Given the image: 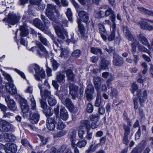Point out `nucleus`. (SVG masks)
Segmentation results:
<instances>
[{
    "label": "nucleus",
    "mask_w": 153,
    "mask_h": 153,
    "mask_svg": "<svg viewBox=\"0 0 153 153\" xmlns=\"http://www.w3.org/2000/svg\"><path fill=\"white\" fill-rule=\"evenodd\" d=\"M140 26L141 28L144 29H147L149 30H153V26L150 25H146L143 23H141L140 24Z\"/></svg>",
    "instance_id": "50"
},
{
    "label": "nucleus",
    "mask_w": 153,
    "mask_h": 153,
    "mask_svg": "<svg viewBox=\"0 0 153 153\" xmlns=\"http://www.w3.org/2000/svg\"><path fill=\"white\" fill-rule=\"evenodd\" d=\"M96 17L97 18H100L103 16V12L101 11L96 12Z\"/></svg>",
    "instance_id": "63"
},
{
    "label": "nucleus",
    "mask_w": 153,
    "mask_h": 153,
    "mask_svg": "<svg viewBox=\"0 0 153 153\" xmlns=\"http://www.w3.org/2000/svg\"><path fill=\"white\" fill-rule=\"evenodd\" d=\"M80 51L77 49L74 51L72 53V56L73 57H78L80 55Z\"/></svg>",
    "instance_id": "57"
},
{
    "label": "nucleus",
    "mask_w": 153,
    "mask_h": 153,
    "mask_svg": "<svg viewBox=\"0 0 153 153\" xmlns=\"http://www.w3.org/2000/svg\"><path fill=\"white\" fill-rule=\"evenodd\" d=\"M65 76L64 74L60 73L57 75L56 76L57 81L60 84H62L65 82Z\"/></svg>",
    "instance_id": "32"
},
{
    "label": "nucleus",
    "mask_w": 153,
    "mask_h": 153,
    "mask_svg": "<svg viewBox=\"0 0 153 153\" xmlns=\"http://www.w3.org/2000/svg\"><path fill=\"white\" fill-rule=\"evenodd\" d=\"M101 59V62L100 65V70L105 69L107 68L109 64V62L102 57Z\"/></svg>",
    "instance_id": "25"
},
{
    "label": "nucleus",
    "mask_w": 153,
    "mask_h": 153,
    "mask_svg": "<svg viewBox=\"0 0 153 153\" xmlns=\"http://www.w3.org/2000/svg\"><path fill=\"white\" fill-rule=\"evenodd\" d=\"M76 134V131L74 129H71L69 131V136L72 147H74L75 146Z\"/></svg>",
    "instance_id": "16"
},
{
    "label": "nucleus",
    "mask_w": 153,
    "mask_h": 153,
    "mask_svg": "<svg viewBox=\"0 0 153 153\" xmlns=\"http://www.w3.org/2000/svg\"><path fill=\"white\" fill-rule=\"evenodd\" d=\"M40 102L42 108L44 109L46 108H48V106H47V104L45 100H40Z\"/></svg>",
    "instance_id": "60"
},
{
    "label": "nucleus",
    "mask_w": 153,
    "mask_h": 153,
    "mask_svg": "<svg viewBox=\"0 0 153 153\" xmlns=\"http://www.w3.org/2000/svg\"><path fill=\"white\" fill-rule=\"evenodd\" d=\"M82 127V126H79L78 130V134L79 138L82 139L83 138V135L85 133V131L81 128Z\"/></svg>",
    "instance_id": "46"
},
{
    "label": "nucleus",
    "mask_w": 153,
    "mask_h": 153,
    "mask_svg": "<svg viewBox=\"0 0 153 153\" xmlns=\"http://www.w3.org/2000/svg\"><path fill=\"white\" fill-rule=\"evenodd\" d=\"M81 125L80 126H82L81 128L84 129L85 127L87 132H89L90 129V123L88 120H82L81 122Z\"/></svg>",
    "instance_id": "24"
},
{
    "label": "nucleus",
    "mask_w": 153,
    "mask_h": 153,
    "mask_svg": "<svg viewBox=\"0 0 153 153\" xmlns=\"http://www.w3.org/2000/svg\"><path fill=\"white\" fill-rule=\"evenodd\" d=\"M39 116L37 112L31 113L30 114V119L31 123L33 124H35L38 122L39 120Z\"/></svg>",
    "instance_id": "21"
},
{
    "label": "nucleus",
    "mask_w": 153,
    "mask_h": 153,
    "mask_svg": "<svg viewBox=\"0 0 153 153\" xmlns=\"http://www.w3.org/2000/svg\"><path fill=\"white\" fill-rule=\"evenodd\" d=\"M78 15L80 19L83 22H87L88 20V15L86 12L81 11L79 13Z\"/></svg>",
    "instance_id": "20"
},
{
    "label": "nucleus",
    "mask_w": 153,
    "mask_h": 153,
    "mask_svg": "<svg viewBox=\"0 0 153 153\" xmlns=\"http://www.w3.org/2000/svg\"><path fill=\"white\" fill-rule=\"evenodd\" d=\"M55 94L57 95L61 100L62 102H64V100L66 99V98L68 97V94L65 93H61L59 91H56L55 93Z\"/></svg>",
    "instance_id": "26"
},
{
    "label": "nucleus",
    "mask_w": 153,
    "mask_h": 153,
    "mask_svg": "<svg viewBox=\"0 0 153 153\" xmlns=\"http://www.w3.org/2000/svg\"><path fill=\"white\" fill-rule=\"evenodd\" d=\"M133 42L131 43V51L132 52L133 54H135L136 51V44L135 43L136 40L134 39V41H133Z\"/></svg>",
    "instance_id": "54"
},
{
    "label": "nucleus",
    "mask_w": 153,
    "mask_h": 153,
    "mask_svg": "<svg viewBox=\"0 0 153 153\" xmlns=\"http://www.w3.org/2000/svg\"><path fill=\"white\" fill-rule=\"evenodd\" d=\"M146 144V141L143 140L138 145V147H136V148H138L139 150L141 151L145 146Z\"/></svg>",
    "instance_id": "49"
},
{
    "label": "nucleus",
    "mask_w": 153,
    "mask_h": 153,
    "mask_svg": "<svg viewBox=\"0 0 153 153\" xmlns=\"http://www.w3.org/2000/svg\"><path fill=\"white\" fill-rule=\"evenodd\" d=\"M5 101L6 102L8 107L12 111H14L16 108L15 103L13 100L10 99L9 95L5 97Z\"/></svg>",
    "instance_id": "9"
},
{
    "label": "nucleus",
    "mask_w": 153,
    "mask_h": 153,
    "mask_svg": "<svg viewBox=\"0 0 153 153\" xmlns=\"http://www.w3.org/2000/svg\"><path fill=\"white\" fill-rule=\"evenodd\" d=\"M61 54L60 56L61 58L65 59L69 55L68 51L67 49L61 48Z\"/></svg>",
    "instance_id": "35"
},
{
    "label": "nucleus",
    "mask_w": 153,
    "mask_h": 153,
    "mask_svg": "<svg viewBox=\"0 0 153 153\" xmlns=\"http://www.w3.org/2000/svg\"><path fill=\"white\" fill-rule=\"evenodd\" d=\"M33 67L35 72L37 74L35 75H38L39 77H40L39 76H40L41 78L44 79L45 74L43 69L42 68L40 67L38 65L36 64H34L33 65Z\"/></svg>",
    "instance_id": "11"
},
{
    "label": "nucleus",
    "mask_w": 153,
    "mask_h": 153,
    "mask_svg": "<svg viewBox=\"0 0 153 153\" xmlns=\"http://www.w3.org/2000/svg\"><path fill=\"white\" fill-rule=\"evenodd\" d=\"M66 15L69 20L72 22V13L71 10L70 9L68 8L67 9L66 12Z\"/></svg>",
    "instance_id": "52"
},
{
    "label": "nucleus",
    "mask_w": 153,
    "mask_h": 153,
    "mask_svg": "<svg viewBox=\"0 0 153 153\" xmlns=\"http://www.w3.org/2000/svg\"><path fill=\"white\" fill-rule=\"evenodd\" d=\"M94 91V89L93 85L90 84L88 85L85 91L86 97L88 100L91 98L92 95Z\"/></svg>",
    "instance_id": "19"
},
{
    "label": "nucleus",
    "mask_w": 153,
    "mask_h": 153,
    "mask_svg": "<svg viewBox=\"0 0 153 153\" xmlns=\"http://www.w3.org/2000/svg\"><path fill=\"white\" fill-rule=\"evenodd\" d=\"M95 105L97 107L102 105V101L101 99L100 92H97V97L95 102Z\"/></svg>",
    "instance_id": "29"
},
{
    "label": "nucleus",
    "mask_w": 153,
    "mask_h": 153,
    "mask_svg": "<svg viewBox=\"0 0 153 153\" xmlns=\"http://www.w3.org/2000/svg\"><path fill=\"white\" fill-rule=\"evenodd\" d=\"M111 33L110 36L108 38V41H111L113 40L115 38V33L116 30V28L113 29V28H110Z\"/></svg>",
    "instance_id": "36"
},
{
    "label": "nucleus",
    "mask_w": 153,
    "mask_h": 153,
    "mask_svg": "<svg viewBox=\"0 0 153 153\" xmlns=\"http://www.w3.org/2000/svg\"><path fill=\"white\" fill-rule=\"evenodd\" d=\"M87 141L85 140H82L79 141L76 145L77 146L80 148L84 147L87 144Z\"/></svg>",
    "instance_id": "43"
},
{
    "label": "nucleus",
    "mask_w": 153,
    "mask_h": 153,
    "mask_svg": "<svg viewBox=\"0 0 153 153\" xmlns=\"http://www.w3.org/2000/svg\"><path fill=\"white\" fill-rule=\"evenodd\" d=\"M28 99L31 103V108L33 110H35L36 109V102L33 95H31L28 98Z\"/></svg>",
    "instance_id": "30"
},
{
    "label": "nucleus",
    "mask_w": 153,
    "mask_h": 153,
    "mask_svg": "<svg viewBox=\"0 0 153 153\" xmlns=\"http://www.w3.org/2000/svg\"><path fill=\"white\" fill-rule=\"evenodd\" d=\"M20 104L22 112L25 113L27 112L29 107L27 101L24 99H21L20 101Z\"/></svg>",
    "instance_id": "14"
},
{
    "label": "nucleus",
    "mask_w": 153,
    "mask_h": 153,
    "mask_svg": "<svg viewBox=\"0 0 153 153\" xmlns=\"http://www.w3.org/2000/svg\"><path fill=\"white\" fill-rule=\"evenodd\" d=\"M118 94V92L117 90L112 88L111 89V95L113 97H115Z\"/></svg>",
    "instance_id": "62"
},
{
    "label": "nucleus",
    "mask_w": 153,
    "mask_h": 153,
    "mask_svg": "<svg viewBox=\"0 0 153 153\" xmlns=\"http://www.w3.org/2000/svg\"><path fill=\"white\" fill-rule=\"evenodd\" d=\"M99 146V144H92L90 148L86 151V153H89L94 152Z\"/></svg>",
    "instance_id": "33"
},
{
    "label": "nucleus",
    "mask_w": 153,
    "mask_h": 153,
    "mask_svg": "<svg viewBox=\"0 0 153 153\" xmlns=\"http://www.w3.org/2000/svg\"><path fill=\"white\" fill-rule=\"evenodd\" d=\"M114 13V11L110 8H108L105 12V14L106 16H108L111 15H112Z\"/></svg>",
    "instance_id": "56"
},
{
    "label": "nucleus",
    "mask_w": 153,
    "mask_h": 153,
    "mask_svg": "<svg viewBox=\"0 0 153 153\" xmlns=\"http://www.w3.org/2000/svg\"><path fill=\"white\" fill-rule=\"evenodd\" d=\"M4 137L7 142L12 141L15 139V136L11 134L5 133L4 135Z\"/></svg>",
    "instance_id": "28"
},
{
    "label": "nucleus",
    "mask_w": 153,
    "mask_h": 153,
    "mask_svg": "<svg viewBox=\"0 0 153 153\" xmlns=\"http://www.w3.org/2000/svg\"><path fill=\"white\" fill-rule=\"evenodd\" d=\"M4 150L6 153H15L17 151V147L15 144L5 145Z\"/></svg>",
    "instance_id": "12"
},
{
    "label": "nucleus",
    "mask_w": 153,
    "mask_h": 153,
    "mask_svg": "<svg viewBox=\"0 0 153 153\" xmlns=\"http://www.w3.org/2000/svg\"><path fill=\"white\" fill-rule=\"evenodd\" d=\"M40 92V95L41 97L42 98H46L47 97L48 99L53 96L51 94V93L50 91L47 90H45L43 91H41Z\"/></svg>",
    "instance_id": "27"
},
{
    "label": "nucleus",
    "mask_w": 153,
    "mask_h": 153,
    "mask_svg": "<svg viewBox=\"0 0 153 153\" xmlns=\"http://www.w3.org/2000/svg\"><path fill=\"white\" fill-rule=\"evenodd\" d=\"M68 112L65 108L62 107L60 109V117L63 120H66L68 118Z\"/></svg>",
    "instance_id": "23"
},
{
    "label": "nucleus",
    "mask_w": 153,
    "mask_h": 153,
    "mask_svg": "<svg viewBox=\"0 0 153 153\" xmlns=\"http://www.w3.org/2000/svg\"><path fill=\"white\" fill-rule=\"evenodd\" d=\"M114 77L112 74H110V77L108 78L106 81V83L107 85H109L111 84V82L114 79Z\"/></svg>",
    "instance_id": "59"
},
{
    "label": "nucleus",
    "mask_w": 153,
    "mask_h": 153,
    "mask_svg": "<svg viewBox=\"0 0 153 153\" xmlns=\"http://www.w3.org/2000/svg\"><path fill=\"white\" fill-rule=\"evenodd\" d=\"M46 67L47 68L46 71L47 76H51L52 75L51 74V70L50 68L48 67L47 63L46 64Z\"/></svg>",
    "instance_id": "61"
},
{
    "label": "nucleus",
    "mask_w": 153,
    "mask_h": 153,
    "mask_svg": "<svg viewBox=\"0 0 153 153\" xmlns=\"http://www.w3.org/2000/svg\"><path fill=\"white\" fill-rule=\"evenodd\" d=\"M55 121L53 118L49 117L47 119L46 126L48 129L52 131L55 127Z\"/></svg>",
    "instance_id": "18"
},
{
    "label": "nucleus",
    "mask_w": 153,
    "mask_h": 153,
    "mask_svg": "<svg viewBox=\"0 0 153 153\" xmlns=\"http://www.w3.org/2000/svg\"><path fill=\"white\" fill-rule=\"evenodd\" d=\"M1 71L5 79L9 82L6 83L5 87L6 90L11 95H14L17 93V90L13 84V81L10 74L1 70Z\"/></svg>",
    "instance_id": "1"
},
{
    "label": "nucleus",
    "mask_w": 153,
    "mask_h": 153,
    "mask_svg": "<svg viewBox=\"0 0 153 153\" xmlns=\"http://www.w3.org/2000/svg\"><path fill=\"white\" fill-rule=\"evenodd\" d=\"M138 89V87L137 85L134 83L132 84L131 88L130 89L131 91V93L134 94V92L137 91Z\"/></svg>",
    "instance_id": "55"
},
{
    "label": "nucleus",
    "mask_w": 153,
    "mask_h": 153,
    "mask_svg": "<svg viewBox=\"0 0 153 153\" xmlns=\"http://www.w3.org/2000/svg\"><path fill=\"white\" fill-rule=\"evenodd\" d=\"M20 30L21 31L20 35L22 36H25L28 34V30L25 26H20Z\"/></svg>",
    "instance_id": "37"
},
{
    "label": "nucleus",
    "mask_w": 153,
    "mask_h": 153,
    "mask_svg": "<svg viewBox=\"0 0 153 153\" xmlns=\"http://www.w3.org/2000/svg\"><path fill=\"white\" fill-rule=\"evenodd\" d=\"M87 111L89 113H91L93 111V107L91 103H89L88 104Z\"/></svg>",
    "instance_id": "58"
},
{
    "label": "nucleus",
    "mask_w": 153,
    "mask_h": 153,
    "mask_svg": "<svg viewBox=\"0 0 153 153\" xmlns=\"http://www.w3.org/2000/svg\"><path fill=\"white\" fill-rule=\"evenodd\" d=\"M66 74L68 79L72 80L73 79V75L71 70H68L66 71Z\"/></svg>",
    "instance_id": "48"
},
{
    "label": "nucleus",
    "mask_w": 153,
    "mask_h": 153,
    "mask_svg": "<svg viewBox=\"0 0 153 153\" xmlns=\"http://www.w3.org/2000/svg\"><path fill=\"white\" fill-rule=\"evenodd\" d=\"M77 23H78V28L79 30V32L81 34H83L85 31L84 27L81 24L80 21L79 19H78Z\"/></svg>",
    "instance_id": "47"
},
{
    "label": "nucleus",
    "mask_w": 153,
    "mask_h": 153,
    "mask_svg": "<svg viewBox=\"0 0 153 153\" xmlns=\"http://www.w3.org/2000/svg\"><path fill=\"white\" fill-rule=\"evenodd\" d=\"M91 53L95 54H98L99 53L100 54H102L101 49L97 47L91 48Z\"/></svg>",
    "instance_id": "38"
},
{
    "label": "nucleus",
    "mask_w": 153,
    "mask_h": 153,
    "mask_svg": "<svg viewBox=\"0 0 153 153\" xmlns=\"http://www.w3.org/2000/svg\"><path fill=\"white\" fill-rule=\"evenodd\" d=\"M38 35H39V40L45 46H49L50 44L47 40L46 39L42 36V35L38 33Z\"/></svg>",
    "instance_id": "41"
},
{
    "label": "nucleus",
    "mask_w": 153,
    "mask_h": 153,
    "mask_svg": "<svg viewBox=\"0 0 153 153\" xmlns=\"http://www.w3.org/2000/svg\"><path fill=\"white\" fill-rule=\"evenodd\" d=\"M57 124V128L59 130H62L65 126L64 123L59 118L58 119Z\"/></svg>",
    "instance_id": "42"
},
{
    "label": "nucleus",
    "mask_w": 153,
    "mask_h": 153,
    "mask_svg": "<svg viewBox=\"0 0 153 153\" xmlns=\"http://www.w3.org/2000/svg\"><path fill=\"white\" fill-rule=\"evenodd\" d=\"M20 19V17L15 14L10 13L8 14L7 18H4L3 21L5 23L13 25L16 24Z\"/></svg>",
    "instance_id": "5"
},
{
    "label": "nucleus",
    "mask_w": 153,
    "mask_h": 153,
    "mask_svg": "<svg viewBox=\"0 0 153 153\" xmlns=\"http://www.w3.org/2000/svg\"><path fill=\"white\" fill-rule=\"evenodd\" d=\"M138 48L140 51L146 53L151 56V53L149 51V50L140 44H138Z\"/></svg>",
    "instance_id": "39"
},
{
    "label": "nucleus",
    "mask_w": 153,
    "mask_h": 153,
    "mask_svg": "<svg viewBox=\"0 0 153 153\" xmlns=\"http://www.w3.org/2000/svg\"><path fill=\"white\" fill-rule=\"evenodd\" d=\"M41 18L44 23L45 26L43 25L41 21L38 19H35L33 21V23L36 27L41 30L43 31L46 29V28H47L50 25V23L49 21L47 19H46L45 16L44 15H41Z\"/></svg>",
    "instance_id": "3"
},
{
    "label": "nucleus",
    "mask_w": 153,
    "mask_h": 153,
    "mask_svg": "<svg viewBox=\"0 0 153 153\" xmlns=\"http://www.w3.org/2000/svg\"><path fill=\"white\" fill-rule=\"evenodd\" d=\"M90 120L92 121L97 120L98 118V115L97 114H92L90 117Z\"/></svg>",
    "instance_id": "64"
},
{
    "label": "nucleus",
    "mask_w": 153,
    "mask_h": 153,
    "mask_svg": "<svg viewBox=\"0 0 153 153\" xmlns=\"http://www.w3.org/2000/svg\"><path fill=\"white\" fill-rule=\"evenodd\" d=\"M37 45L38 46L39 48L40 49V51L42 53H41L39 51H38L37 52V54L40 56H42L43 55L47 56L48 55V51L46 50L45 47L42 45V44L39 43H37Z\"/></svg>",
    "instance_id": "22"
},
{
    "label": "nucleus",
    "mask_w": 153,
    "mask_h": 153,
    "mask_svg": "<svg viewBox=\"0 0 153 153\" xmlns=\"http://www.w3.org/2000/svg\"><path fill=\"white\" fill-rule=\"evenodd\" d=\"M113 64L115 66L121 67L123 65L124 61L123 58L117 53H114L113 56Z\"/></svg>",
    "instance_id": "8"
},
{
    "label": "nucleus",
    "mask_w": 153,
    "mask_h": 153,
    "mask_svg": "<svg viewBox=\"0 0 153 153\" xmlns=\"http://www.w3.org/2000/svg\"><path fill=\"white\" fill-rule=\"evenodd\" d=\"M128 125H126L124 124L123 126V128L125 130V132L124 135H128L130 132V128L129 126H131V124L130 125L128 124Z\"/></svg>",
    "instance_id": "45"
},
{
    "label": "nucleus",
    "mask_w": 153,
    "mask_h": 153,
    "mask_svg": "<svg viewBox=\"0 0 153 153\" xmlns=\"http://www.w3.org/2000/svg\"><path fill=\"white\" fill-rule=\"evenodd\" d=\"M59 131H58V133L57 134L54 135V137L57 138L61 137L65 135L66 133V132L65 131L62 130H59Z\"/></svg>",
    "instance_id": "44"
},
{
    "label": "nucleus",
    "mask_w": 153,
    "mask_h": 153,
    "mask_svg": "<svg viewBox=\"0 0 153 153\" xmlns=\"http://www.w3.org/2000/svg\"><path fill=\"white\" fill-rule=\"evenodd\" d=\"M70 93L72 96V98L75 99L77 96L78 88L77 86L72 84H70L69 86Z\"/></svg>",
    "instance_id": "17"
},
{
    "label": "nucleus",
    "mask_w": 153,
    "mask_h": 153,
    "mask_svg": "<svg viewBox=\"0 0 153 153\" xmlns=\"http://www.w3.org/2000/svg\"><path fill=\"white\" fill-rule=\"evenodd\" d=\"M64 102H62V103L67 107L71 108L74 107V106L71 100L68 97L66 98V99L64 100Z\"/></svg>",
    "instance_id": "34"
},
{
    "label": "nucleus",
    "mask_w": 153,
    "mask_h": 153,
    "mask_svg": "<svg viewBox=\"0 0 153 153\" xmlns=\"http://www.w3.org/2000/svg\"><path fill=\"white\" fill-rule=\"evenodd\" d=\"M54 27L58 38L68 42H72L73 43H75L76 41L74 39L73 37L71 36V39L68 38L67 32L66 30L61 29L57 26H54Z\"/></svg>",
    "instance_id": "2"
},
{
    "label": "nucleus",
    "mask_w": 153,
    "mask_h": 153,
    "mask_svg": "<svg viewBox=\"0 0 153 153\" xmlns=\"http://www.w3.org/2000/svg\"><path fill=\"white\" fill-rule=\"evenodd\" d=\"M48 101L49 105L51 106H53L56 104V101L53 96L49 97L48 100Z\"/></svg>",
    "instance_id": "40"
},
{
    "label": "nucleus",
    "mask_w": 153,
    "mask_h": 153,
    "mask_svg": "<svg viewBox=\"0 0 153 153\" xmlns=\"http://www.w3.org/2000/svg\"><path fill=\"white\" fill-rule=\"evenodd\" d=\"M54 10H55L57 14H59V12L55 10V7L54 5L51 4H48L47 5L45 14L50 20L55 22L56 21V18L54 14Z\"/></svg>",
    "instance_id": "4"
},
{
    "label": "nucleus",
    "mask_w": 153,
    "mask_h": 153,
    "mask_svg": "<svg viewBox=\"0 0 153 153\" xmlns=\"http://www.w3.org/2000/svg\"><path fill=\"white\" fill-rule=\"evenodd\" d=\"M111 19L112 22H113L112 25L110 26V28H113V29L116 28V24L115 22V16L114 14L111 16Z\"/></svg>",
    "instance_id": "53"
},
{
    "label": "nucleus",
    "mask_w": 153,
    "mask_h": 153,
    "mask_svg": "<svg viewBox=\"0 0 153 153\" xmlns=\"http://www.w3.org/2000/svg\"><path fill=\"white\" fill-rule=\"evenodd\" d=\"M136 95L139 100L140 103L142 105L147 98V91L146 90L142 91L140 90H138L137 92Z\"/></svg>",
    "instance_id": "7"
},
{
    "label": "nucleus",
    "mask_w": 153,
    "mask_h": 153,
    "mask_svg": "<svg viewBox=\"0 0 153 153\" xmlns=\"http://www.w3.org/2000/svg\"><path fill=\"white\" fill-rule=\"evenodd\" d=\"M11 127V125L8 122L0 119V130L7 132L9 131Z\"/></svg>",
    "instance_id": "10"
},
{
    "label": "nucleus",
    "mask_w": 153,
    "mask_h": 153,
    "mask_svg": "<svg viewBox=\"0 0 153 153\" xmlns=\"http://www.w3.org/2000/svg\"><path fill=\"white\" fill-rule=\"evenodd\" d=\"M34 77L35 79L39 82L38 87L40 90V92H41V91H43L45 90L44 89V86L47 87L48 89H50V86L47 80H45L44 81V83H43V82H41L42 81V78H40V77H38V75H34Z\"/></svg>",
    "instance_id": "6"
},
{
    "label": "nucleus",
    "mask_w": 153,
    "mask_h": 153,
    "mask_svg": "<svg viewBox=\"0 0 153 153\" xmlns=\"http://www.w3.org/2000/svg\"><path fill=\"white\" fill-rule=\"evenodd\" d=\"M123 33L128 40L131 41H134V39L131 34L128 28L126 26H124L123 27Z\"/></svg>",
    "instance_id": "15"
},
{
    "label": "nucleus",
    "mask_w": 153,
    "mask_h": 153,
    "mask_svg": "<svg viewBox=\"0 0 153 153\" xmlns=\"http://www.w3.org/2000/svg\"><path fill=\"white\" fill-rule=\"evenodd\" d=\"M103 79L101 77L94 76V85L97 92H100L101 82Z\"/></svg>",
    "instance_id": "13"
},
{
    "label": "nucleus",
    "mask_w": 153,
    "mask_h": 153,
    "mask_svg": "<svg viewBox=\"0 0 153 153\" xmlns=\"http://www.w3.org/2000/svg\"><path fill=\"white\" fill-rule=\"evenodd\" d=\"M44 110V113L46 116V117H49L51 116L52 114L51 112V110L50 108V107H48V108H46L43 109Z\"/></svg>",
    "instance_id": "51"
},
{
    "label": "nucleus",
    "mask_w": 153,
    "mask_h": 153,
    "mask_svg": "<svg viewBox=\"0 0 153 153\" xmlns=\"http://www.w3.org/2000/svg\"><path fill=\"white\" fill-rule=\"evenodd\" d=\"M139 40L143 45L146 46L149 43L146 38L141 34H140L137 36Z\"/></svg>",
    "instance_id": "31"
}]
</instances>
